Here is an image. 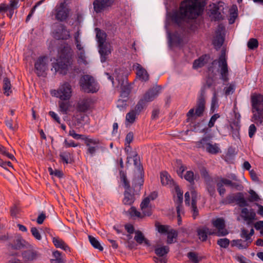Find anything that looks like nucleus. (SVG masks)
<instances>
[{
    "label": "nucleus",
    "mask_w": 263,
    "mask_h": 263,
    "mask_svg": "<svg viewBox=\"0 0 263 263\" xmlns=\"http://www.w3.org/2000/svg\"><path fill=\"white\" fill-rule=\"evenodd\" d=\"M177 162L179 165V169L177 171V174L182 178L183 173L187 169V167L182 163V161L180 160H177Z\"/></svg>",
    "instance_id": "55"
},
{
    "label": "nucleus",
    "mask_w": 263,
    "mask_h": 263,
    "mask_svg": "<svg viewBox=\"0 0 263 263\" xmlns=\"http://www.w3.org/2000/svg\"><path fill=\"white\" fill-rule=\"evenodd\" d=\"M120 180L123 185L125 190H131L133 189V185L132 187L130 185V182L128 180L126 173L123 171H120Z\"/></svg>",
    "instance_id": "29"
},
{
    "label": "nucleus",
    "mask_w": 263,
    "mask_h": 263,
    "mask_svg": "<svg viewBox=\"0 0 263 263\" xmlns=\"http://www.w3.org/2000/svg\"><path fill=\"white\" fill-rule=\"evenodd\" d=\"M200 174L202 177L204 178L205 182H207L208 180L210 181L213 180V179L210 176L208 172L205 168H203L200 171Z\"/></svg>",
    "instance_id": "63"
},
{
    "label": "nucleus",
    "mask_w": 263,
    "mask_h": 263,
    "mask_svg": "<svg viewBox=\"0 0 263 263\" xmlns=\"http://www.w3.org/2000/svg\"><path fill=\"white\" fill-rule=\"evenodd\" d=\"M254 231L253 228L250 230V233H248V231L245 228H243L241 229L240 236L242 238L245 239V241H251V237L254 234Z\"/></svg>",
    "instance_id": "35"
},
{
    "label": "nucleus",
    "mask_w": 263,
    "mask_h": 263,
    "mask_svg": "<svg viewBox=\"0 0 263 263\" xmlns=\"http://www.w3.org/2000/svg\"><path fill=\"white\" fill-rule=\"evenodd\" d=\"M22 255L25 260H32L36 258V254L31 250L24 251Z\"/></svg>",
    "instance_id": "41"
},
{
    "label": "nucleus",
    "mask_w": 263,
    "mask_h": 263,
    "mask_svg": "<svg viewBox=\"0 0 263 263\" xmlns=\"http://www.w3.org/2000/svg\"><path fill=\"white\" fill-rule=\"evenodd\" d=\"M96 37L98 42L99 45L102 46V44H104L106 40V34L104 31L101 30L98 28H96Z\"/></svg>",
    "instance_id": "33"
},
{
    "label": "nucleus",
    "mask_w": 263,
    "mask_h": 263,
    "mask_svg": "<svg viewBox=\"0 0 263 263\" xmlns=\"http://www.w3.org/2000/svg\"><path fill=\"white\" fill-rule=\"evenodd\" d=\"M155 227L157 230L161 234L166 233L168 232L169 226L167 225L160 224L158 221L155 222Z\"/></svg>",
    "instance_id": "48"
},
{
    "label": "nucleus",
    "mask_w": 263,
    "mask_h": 263,
    "mask_svg": "<svg viewBox=\"0 0 263 263\" xmlns=\"http://www.w3.org/2000/svg\"><path fill=\"white\" fill-rule=\"evenodd\" d=\"M216 183L217 191L221 197H223L226 192L224 185L237 191H241L243 188L241 182L234 174H230L228 178L222 177H218L216 180Z\"/></svg>",
    "instance_id": "3"
},
{
    "label": "nucleus",
    "mask_w": 263,
    "mask_h": 263,
    "mask_svg": "<svg viewBox=\"0 0 263 263\" xmlns=\"http://www.w3.org/2000/svg\"><path fill=\"white\" fill-rule=\"evenodd\" d=\"M170 40L173 44L177 46L180 45L183 42L182 39L176 34H173L170 36Z\"/></svg>",
    "instance_id": "50"
},
{
    "label": "nucleus",
    "mask_w": 263,
    "mask_h": 263,
    "mask_svg": "<svg viewBox=\"0 0 263 263\" xmlns=\"http://www.w3.org/2000/svg\"><path fill=\"white\" fill-rule=\"evenodd\" d=\"M187 256L192 263H199L200 261V260L198 259L197 254L195 252H190L187 253Z\"/></svg>",
    "instance_id": "57"
},
{
    "label": "nucleus",
    "mask_w": 263,
    "mask_h": 263,
    "mask_svg": "<svg viewBox=\"0 0 263 263\" xmlns=\"http://www.w3.org/2000/svg\"><path fill=\"white\" fill-rule=\"evenodd\" d=\"M248 47L250 49H255L258 46V42L257 39L254 38L250 39L247 44Z\"/></svg>",
    "instance_id": "52"
},
{
    "label": "nucleus",
    "mask_w": 263,
    "mask_h": 263,
    "mask_svg": "<svg viewBox=\"0 0 263 263\" xmlns=\"http://www.w3.org/2000/svg\"><path fill=\"white\" fill-rule=\"evenodd\" d=\"M252 112L254 113L252 118L257 124H261L263 122V95L254 94L251 96Z\"/></svg>",
    "instance_id": "5"
},
{
    "label": "nucleus",
    "mask_w": 263,
    "mask_h": 263,
    "mask_svg": "<svg viewBox=\"0 0 263 263\" xmlns=\"http://www.w3.org/2000/svg\"><path fill=\"white\" fill-rule=\"evenodd\" d=\"M150 199L149 197L145 198L142 201L140 204L141 211L143 212L145 215L149 216L152 215V208L149 206Z\"/></svg>",
    "instance_id": "22"
},
{
    "label": "nucleus",
    "mask_w": 263,
    "mask_h": 263,
    "mask_svg": "<svg viewBox=\"0 0 263 263\" xmlns=\"http://www.w3.org/2000/svg\"><path fill=\"white\" fill-rule=\"evenodd\" d=\"M84 112H78L77 111L76 115L74 117L76 119L77 123L78 124H82L83 121H84V119L87 116L84 114Z\"/></svg>",
    "instance_id": "58"
},
{
    "label": "nucleus",
    "mask_w": 263,
    "mask_h": 263,
    "mask_svg": "<svg viewBox=\"0 0 263 263\" xmlns=\"http://www.w3.org/2000/svg\"><path fill=\"white\" fill-rule=\"evenodd\" d=\"M73 52L67 44L61 47L58 50L57 62L52 64L55 72L65 75L72 68L73 62Z\"/></svg>",
    "instance_id": "2"
},
{
    "label": "nucleus",
    "mask_w": 263,
    "mask_h": 263,
    "mask_svg": "<svg viewBox=\"0 0 263 263\" xmlns=\"http://www.w3.org/2000/svg\"><path fill=\"white\" fill-rule=\"evenodd\" d=\"M159 93V90L156 87H153L147 91L140 99L143 100L146 104L147 102L153 101Z\"/></svg>",
    "instance_id": "19"
},
{
    "label": "nucleus",
    "mask_w": 263,
    "mask_h": 263,
    "mask_svg": "<svg viewBox=\"0 0 263 263\" xmlns=\"http://www.w3.org/2000/svg\"><path fill=\"white\" fill-rule=\"evenodd\" d=\"M99 53L101 55V61L104 62L107 59V56L111 53V51L108 49L106 45L103 44L101 46L99 45Z\"/></svg>",
    "instance_id": "28"
},
{
    "label": "nucleus",
    "mask_w": 263,
    "mask_h": 263,
    "mask_svg": "<svg viewBox=\"0 0 263 263\" xmlns=\"http://www.w3.org/2000/svg\"><path fill=\"white\" fill-rule=\"evenodd\" d=\"M115 1V0H95L93 2L94 11L97 13L102 12L110 7Z\"/></svg>",
    "instance_id": "13"
},
{
    "label": "nucleus",
    "mask_w": 263,
    "mask_h": 263,
    "mask_svg": "<svg viewBox=\"0 0 263 263\" xmlns=\"http://www.w3.org/2000/svg\"><path fill=\"white\" fill-rule=\"evenodd\" d=\"M197 234L199 240L202 242L206 241L208 239V235H214V234H211L212 231L210 230L206 227H203L199 228L196 230Z\"/></svg>",
    "instance_id": "21"
},
{
    "label": "nucleus",
    "mask_w": 263,
    "mask_h": 263,
    "mask_svg": "<svg viewBox=\"0 0 263 263\" xmlns=\"http://www.w3.org/2000/svg\"><path fill=\"white\" fill-rule=\"evenodd\" d=\"M139 115L137 114L133 109H131L126 115V123L128 124L134 123L137 118V116Z\"/></svg>",
    "instance_id": "36"
},
{
    "label": "nucleus",
    "mask_w": 263,
    "mask_h": 263,
    "mask_svg": "<svg viewBox=\"0 0 263 263\" xmlns=\"http://www.w3.org/2000/svg\"><path fill=\"white\" fill-rule=\"evenodd\" d=\"M53 37L57 40H66L70 37L69 31L66 29V26L62 24L58 26V28L53 32Z\"/></svg>",
    "instance_id": "14"
},
{
    "label": "nucleus",
    "mask_w": 263,
    "mask_h": 263,
    "mask_svg": "<svg viewBox=\"0 0 263 263\" xmlns=\"http://www.w3.org/2000/svg\"><path fill=\"white\" fill-rule=\"evenodd\" d=\"M129 213L132 216L137 217L140 218H143L145 216H147V215H145L143 212L142 211V213L138 211L136 208L134 206H132L129 210Z\"/></svg>",
    "instance_id": "42"
},
{
    "label": "nucleus",
    "mask_w": 263,
    "mask_h": 263,
    "mask_svg": "<svg viewBox=\"0 0 263 263\" xmlns=\"http://www.w3.org/2000/svg\"><path fill=\"white\" fill-rule=\"evenodd\" d=\"M161 182L163 185H171L173 183V179L166 172L160 174Z\"/></svg>",
    "instance_id": "30"
},
{
    "label": "nucleus",
    "mask_w": 263,
    "mask_h": 263,
    "mask_svg": "<svg viewBox=\"0 0 263 263\" xmlns=\"http://www.w3.org/2000/svg\"><path fill=\"white\" fill-rule=\"evenodd\" d=\"M236 203L240 207L248 206V204L245 199L243 194L242 193H237Z\"/></svg>",
    "instance_id": "39"
},
{
    "label": "nucleus",
    "mask_w": 263,
    "mask_h": 263,
    "mask_svg": "<svg viewBox=\"0 0 263 263\" xmlns=\"http://www.w3.org/2000/svg\"><path fill=\"white\" fill-rule=\"evenodd\" d=\"M217 245L223 248H227L230 244V240L227 238L219 239L217 241Z\"/></svg>",
    "instance_id": "54"
},
{
    "label": "nucleus",
    "mask_w": 263,
    "mask_h": 263,
    "mask_svg": "<svg viewBox=\"0 0 263 263\" xmlns=\"http://www.w3.org/2000/svg\"><path fill=\"white\" fill-rule=\"evenodd\" d=\"M24 241L23 239L20 238H17L13 240L12 243L9 244V246L11 249L14 250H20L24 247V245L23 243Z\"/></svg>",
    "instance_id": "37"
},
{
    "label": "nucleus",
    "mask_w": 263,
    "mask_h": 263,
    "mask_svg": "<svg viewBox=\"0 0 263 263\" xmlns=\"http://www.w3.org/2000/svg\"><path fill=\"white\" fill-rule=\"evenodd\" d=\"M169 251L170 248L168 246H156L155 253L158 257H154V261L156 263H167V259L164 256L168 253Z\"/></svg>",
    "instance_id": "12"
},
{
    "label": "nucleus",
    "mask_w": 263,
    "mask_h": 263,
    "mask_svg": "<svg viewBox=\"0 0 263 263\" xmlns=\"http://www.w3.org/2000/svg\"><path fill=\"white\" fill-rule=\"evenodd\" d=\"M218 104V99L217 97V93L215 91V89H214V92L213 94V97L212 99V103H211V110H212L213 112L214 111L215 109V106H217Z\"/></svg>",
    "instance_id": "61"
},
{
    "label": "nucleus",
    "mask_w": 263,
    "mask_h": 263,
    "mask_svg": "<svg viewBox=\"0 0 263 263\" xmlns=\"http://www.w3.org/2000/svg\"><path fill=\"white\" fill-rule=\"evenodd\" d=\"M91 100L89 98H84L79 101L76 105L78 112H85L90 108Z\"/></svg>",
    "instance_id": "18"
},
{
    "label": "nucleus",
    "mask_w": 263,
    "mask_h": 263,
    "mask_svg": "<svg viewBox=\"0 0 263 263\" xmlns=\"http://www.w3.org/2000/svg\"><path fill=\"white\" fill-rule=\"evenodd\" d=\"M44 2V0H41L39 2H37L35 4V5L32 7V8L31 9L30 13H29V14L27 15V17H26V22H28L31 18V17L32 16V14H33L34 12L35 11L36 8L39 6L41 4H42L43 2Z\"/></svg>",
    "instance_id": "60"
},
{
    "label": "nucleus",
    "mask_w": 263,
    "mask_h": 263,
    "mask_svg": "<svg viewBox=\"0 0 263 263\" xmlns=\"http://www.w3.org/2000/svg\"><path fill=\"white\" fill-rule=\"evenodd\" d=\"M241 217L247 222V224H251L253 220L256 219V213L251 210L250 211L247 208H243L241 210Z\"/></svg>",
    "instance_id": "20"
},
{
    "label": "nucleus",
    "mask_w": 263,
    "mask_h": 263,
    "mask_svg": "<svg viewBox=\"0 0 263 263\" xmlns=\"http://www.w3.org/2000/svg\"><path fill=\"white\" fill-rule=\"evenodd\" d=\"M3 90L4 91V93L6 96H9L10 93L11 92V85L10 83V80L8 78H5L3 80Z\"/></svg>",
    "instance_id": "38"
},
{
    "label": "nucleus",
    "mask_w": 263,
    "mask_h": 263,
    "mask_svg": "<svg viewBox=\"0 0 263 263\" xmlns=\"http://www.w3.org/2000/svg\"><path fill=\"white\" fill-rule=\"evenodd\" d=\"M127 101L123 99L118 100L117 106L120 110L125 109L127 107Z\"/></svg>",
    "instance_id": "62"
},
{
    "label": "nucleus",
    "mask_w": 263,
    "mask_h": 263,
    "mask_svg": "<svg viewBox=\"0 0 263 263\" xmlns=\"http://www.w3.org/2000/svg\"><path fill=\"white\" fill-rule=\"evenodd\" d=\"M71 9L65 1L56 5L52 13L59 22L66 21L69 17Z\"/></svg>",
    "instance_id": "7"
},
{
    "label": "nucleus",
    "mask_w": 263,
    "mask_h": 263,
    "mask_svg": "<svg viewBox=\"0 0 263 263\" xmlns=\"http://www.w3.org/2000/svg\"><path fill=\"white\" fill-rule=\"evenodd\" d=\"M184 178L190 183L191 184L193 185L195 183V176L194 173L192 171H186L184 175Z\"/></svg>",
    "instance_id": "43"
},
{
    "label": "nucleus",
    "mask_w": 263,
    "mask_h": 263,
    "mask_svg": "<svg viewBox=\"0 0 263 263\" xmlns=\"http://www.w3.org/2000/svg\"><path fill=\"white\" fill-rule=\"evenodd\" d=\"M210 59V55L208 54H204L198 59L195 60L193 64V68L194 69H198L203 67L205 64H206Z\"/></svg>",
    "instance_id": "23"
},
{
    "label": "nucleus",
    "mask_w": 263,
    "mask_h": 263,
    "mask_svg": "<svg viewBox=\"0 0 263 263\" xmlns=\"http://www.w3.org/2000/svg\"><path fill=\"white\" fill-rule=\"evenodd\" d=\"M191 195H192V211L193 212V217L194 219H195L196 217L198 215V210L197 207V192L194 190L192 189L191 191Z\"/></svg>",
    "instance_id": "24"
},
{
    "label": "nucleus",
    "mask_w": 263,
    "mask_h": 263,
    "mask_svg": "<svg viewBox=\"0 0 263 263\" xmlns=\"http://www.w3.org/2000/svg\"><path fill=\"white\" fill-rule=\"evenodd\" d=\"M212 224L215 227L217 231H212L211 234H214L218 237L224 236L228 234L229 232L226 229V224L222 218H217L212 220Z\"/></svg>",
    "instance_id": "10"
},
{
    "label": "nucleus",
    "mask_w": 263,
    "mask_h": 263,
    "mask_svg": "<svg viewBox=\"0 0 263 263\" xmlns=\"http://www.w3.org/2000/svg\"><path fill=\"white\" fill-rule=\"evenodd\" d=\"M60 100L58 102L59 111L63 114H67L70 107V103L68 101Z\"/></svg>",
    "instance_id": "32"
},
{
    "label": "nucleus",
    "mask_w": 263,
    "mask_h": 263,
    "mask_svg": "<svg viewBox=\"0 0 263 263\" xmlns=\"http://www.w3.org/2000/svg\"><path fill=\"white\" fill-rule=\"evenodd\" d=\"M80 31H77L74 34V38L75 41V43L76 45L77 48L79 50H82L83 49V47L82 46L81 43H80Z\"/></svg>",
    "instance_id": "56"
},
{
    "label": "nucleus",
    "mask_w": 263,
    "mask_h": 263,
    "mask_svg": "<svg viewBox=\"0 0 263 263\" xmlns=\"http://www.w3.org/2000/svg\"><path fill=\"white\" fill-rule=\"evenodd\" d=\"M71 87L67 82L63 83L57 90L51 91L52 96L59 98L61 100L65 101H69L71 97Z\"/></svg>",
    "instance_id": "9"
},
{
    "label": "nucleus",
    "mask_w": 263,
    "mask_h": 263,
    "mask_svg": "<svg viewBox=\"0 0 263 263\" xmlns=\"http://www.w3.org/2000/svg\"><path fill=\"white\" fill-rule=\"evenodd\" d=\"M200 11V3L198 0H184L181 3L179 10L172 13L171 19L181 26L186 20L197 17Z\"/></svg>",
    "instance_id": "1"
},
{
    "label": "nucleus",
    "mask_w": 263,
    "mask_h": 263,
    "mask_svg": "<svg viewBox=\"0 0 263 263\" xmlns=\"http://www.w3.org/2000/svg\"><path fill=\"white\" fill-rule=\"evenodd\" d=\"M167 233V242L170 244L172 243L173 242L174 238H176L177 237V232L174 230H171Z\"/></svg>",
    "instance_id": "49"
},
{
    "label": "nucleus",
    "mask_w": 263,
    "mask_h": 263,
    "mask_svg": "<svg viewBox=\"0 0 263 263\" xmlns=\"http://www.w3.org/2000/svg\"><path fill=\"white\" fill-rule=\"evenodd\" d=\"M0 154L4 155V156L7 157L12 160H15L14 156L12 154L7 152L6 148L2 145H0Z\"/></svg>",
    "instance_id": "53"
},
{
    "label": "nucleus",
    "mask_w": 263,
    "mask_h": 263,
    "mask_svg": "<svg viewBox=\"0 0 263 263\" xmlns=\"http://www.w3.org/2000/svg\"><path fill=\"white\" fill-rule=\"evenodd\" d=\"M209 138L207 137L202 138L200 141L195 142L196 146L198 148H203L204 146H207Z\"/></svg>",
    "instance_id": "51"
},
{
    "label": "nucleus",
    "mask_w": 263,
    "mask_h": 263,
    "mask_svg": "<svg viewBox=\"0 0 263 263\" xmlns=\"http://www.w3.org/2000/svg\"><path fill=\"white\" fill-rule=\"evenodd\" d=\"M224 31V26L222 25H219L218 29L216 32V36L213 41V44L216 48H219L223 43L224 37L222 35V32Z\"/></svg>",
    "instance_id": "17"
},
{
    "label": "nucleus",
    "mask_w": 263,
    "mask_h": 263,
    "mask_svg": "<svg viewBox=\"0 0 263 263\" xmlns=\"http://www.w3.org/2000/svg\"><path fill=\"white\" fill-rule=\"evenodd\" d=\"M144 179L142 172L140 175L135 177L133 181V189L125 190L123 202L125 205H132L135 200V195L139 193L141 186L143 185Z\"/></svg>",
    "instance_id": "4"
},
{
    "label": "nucleus",
    "mask_w": 263,
    "mask_h": 263,
    "mask_svg": "<svg viewBox=\"0 0 263 263\" xmlns=\"http://www.w3.org/2000/svg\"><path fill=\"white\" fill-rule=\"evenodd\" d=\"M135 233L134 239L138 244L141 245L143 242H144L145 245L149 246V240L145 237L142 232L137 230L135 232Z\"/></svg>",
    "instance_id": "27"
},
{
    "label": "nucleus",
    "mask_w": 263,
    "mask_h": 263,
    "mask_svg": "<svg viewBox=\"0 0 263 263\" xmlns=\"http://www.w3.org/2000/svg\"><path fill=\"white\" fill-rule=\"evenodd\" d=\"M206 188L211 196H213L215 194V186L213 183V180H208L205 182Z\"/></svg>",
    "instance_id": "45"
},
{
    "label": "nucleus",
    "mask_w": 263,
    "mask_h": 263,
    "mask_svg": "<svg viewBox=\"0 0 263 263\" xmlns=\"http://www.w3.org/2000/svg\"><path fill=\"white\" fill-rule=\"evenodd\" d=\"M52 241L55 247L61 248L65 251H70L69 247L62 239L58 237H53Z\"/></svg>",
    "instance_id": "31"
},
{
    "label": "nucleus",
    "mask_w": 263,
    "mask_h": 263,
    "mask_svg": "<svg viewBox=\"0 0 263 263\" xmlns=\"http://www.w3.org/2000/svg\"><path fill=\"white\" fill-rule=\"evenodd\" d=\"M81 89L87 93H94L98 91V88L94 78L90 75L82 76L79 81Z\"/></svg>",
    "instance_id": "8"
},
{
    "label": "nucleus",
    "mask_w": 263,
    "mask_h": 263,
    "mask_svg": "<svg viewBox=\"0 0 263 263\" xmlns=\"http://www.w3.org/2000/svg\"><path fill=\"white\" fill-rule=\"evenodd\" d=\"M237 193L228 195L225 198L223 199L221 202L224 204H231L236 202Z\"/></svg>",
    "instance_id": "34"
},
{
    "label": "nucleus",
    "mask_w": 263,
    "mask_h": 263,
    "mask_svg": "<svg viewBox=\"0 0 263 263\" xmlns=\"http://www.w3.org/2000/svg\"><path fill=\"white\" fill-rule=\"evenodd\" d=\"M46 59L45 57H40L35 63V72L39 77L43 76L47 69V63L45 62Z\"/></svg>",
    "instance_id": "16"
},
{
    "label": "nucleus",
    "mask_w": 263,
    "mask_h": 263,
    "mask_svg": "<svg viewBox=\"0 0 263 263\" xmlns=\"http://www.w3.org/2000/svg\"><path fill=\"white\" fill-rule=\"evenodd\" d=\"M204 90L198 97L194 108H191L186 114L187 122L192 120V118L202 117L205 109V99L204 97Z\"/></svg>",
    "instance_id": "6"
},
{
    "label": "nucleus",
    "mask_w": 263,
    "mask_h": 263,
    "mask_svg": "<svg viewBox=\"0 0 263 263\" xmlns=\"http://www.w3.org/2000/svg\"><path fill=\"white\" fill-rule=\"evenodd\" d=\"M176 192L177 194V199L176 200V202L177 204V206L180 205V208H182L181 203L183 201V192H181L179 187L176 188Z\"/></svg>",
    "instance_id": "46"
},
{
    "label": "nucleus",
    "mask_w": 263,
    "mask_h": 263,
    "mask_svg": "<svg viewBox=\"0 0 263 263\" xmlns=\"http://www.w3.org/2000/svg\"><path fill=\"white\" fill-rule=\"evenodd\" d=\"M219 66L220 67V76L221 79L224 82H227L229 80L228 75V67L226 58L225 52H222L220 56L218 59Z\"/></svg>",
    "instance_id": "11"
},
{
    "label": "nucleus",
    "mask_w": 263,
    "mask_h": 263,
    "mask_svg": "<svg viewBox=\"0 0 263 263\" xmlns=\"http://www.w3.org/2000/svg\"><path fill=\"white\" fill-rule=\"evenodd\" d=\"M136 70V74L139 79L143 81H147L149 79V76L147 72L140 64H138Z\"/></svg>",
    "instance_id": "25"
},
{
    "label": "nucleus",
    "mask_w": 263,
    "mask_h": 263,
    "mask_svg": "<svg viewBox=\"0 0 263 263\" xmlns=\"http://www.w3.org/2000/svg\"><path fill=\"white\" fill-rule=\"evenodd\" d=\"M69 135L73 137L76 139H81L84 141V138H87L88 137L83 135L78 134L76 133L74 130L71 129L69 132Z\"/></svg>",
    "instance_id": "59"
},
{
    "label": "nucleus",
    "mask_w": 263,
    "mask_h": 263,
    "mask_svg": "<svg viewBox=\"0 0 263 263\" xmlns=\"http://www.w3.org/2000/svg\"><path fill=\"white\" fill-rule=\"evenodd\" d=\"M84 143L87 147L86 153L92 156L95 155L97 149V146H92L91 145H97L100 144V141L98 139H93L91 138H84Z\"/></svg>",
    "instance_id": "15"
},
{
    "label": "nucleus",
    "mask_w": 263,
    "mask_h": 263,
    "mask_svg": "<svg viewBox=\"0 0 263 263\" xmlns=\"http://www.w3.org/2000/svg\"><path fill=\"white\" fill-rule=\"evenodd\" d=\"M146 104L143 102L142 100L140 99L137 104L135 106L134 109H133L137 114L139 115L140 112L143 110Z\"/></svg>",
    "instance_id": "47"
},
{
    "label": "nucleus",
    "mask_w": 263,
    "mask_h": 263,
    "mask_svg": "<svg viewBox=\"0 0 263 263\" xmlns=\"http://www.w3.org/2000/svg\"><path fill=\"white\" fill-rule=\"evenodd\" d=\"M251 241H247L242 239L233 240L231 242L232 247H236L239 249H247L251 244Z\"/></svg>",
    "instance_id": "26"
},
{
    "label": "nucleus",
    "mask_w": 263,
    "mask_h": 263,
    "mask_svg": "<svg viewBox=\"0 0 263 263\" xmlns=\"http://www.w3.org/2000/svg\"><path fill=\"white\" fill-rule=\"evenodd\" d=\"M88 238L90 243L95 248L101 251H103V247L100 245L99 241L97 240L95 237L91 235H89Z\"/></svg>",
    "instance_id": "40"
},
{
    "label": "nucleus",
    "mask_w": 263,
    "mask_h": 263,
    "mask_svg": "<svg viewBox=\"0 0 263 263\" xmlns=\"http://www.w3.org/2000/svg\"><path fill=\"white\" fill-rule=\"evenodd\" d=\"M206 151L211 154H216L219 153V148L217 146L216 144H212L207 143Z\"/></svg>",
    "instance_id": "44"
},
{
    "label": "nucleus",
    "mask_w": 263,
    "mask_h": 263,
    "mask_svg": "<svg viewBox=\"0 0 263 263\" xmlns=\"http://www.w3.org/2000/svg\"><path fill=\"white\" fill-rule=\"evenodd\" d=\"M220 117V115L218 114H215L213 115L208 123V126L211 128L214 126V124L216 120Z\"/></svg>",
    "instance_id": "64"
}]
</instances>
